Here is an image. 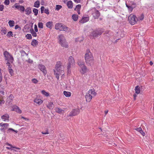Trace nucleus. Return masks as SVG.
<instances>
[{
  "label": "nucleus",
  "mask_w": 154,
  "mask_h": 154,
  "mask_svg": "<svg viewBox=\"0 0 154 154\" xmlns=\"http://www.w3.org/2000/svg\"><path fill=\"white\" fill-rule=\"evenodd\" d=\"M66 5L69 8L71 9L73 7V3L71 1H68Z\"/></svg>",
  "instance_id": "22"
},
{
  "label": "nucleus",
  "mask_w": 154,
  "mask_h": 154,
  "mask_svg": "<svg viewBox=\"0 0 154 154\" xmlns=\"http://www.w3.org/2000/svg\"><path fill=\"white\" fill-rule=\"evenodd\" d=\"M129 22L132 25L135 24V15H130L128 17Z\"/></svg>",
  "instance_id": "8"
},
{
  "label": "nucleus",
  "mask_w": 154,
  "mask_h": 154,
  "mask_svg": "<svg viewBox=\"0 0 154 154\" xmlns=\"http://www.w3.org/2000/svg\"><path fill=\"white\" fill-rule=\"evenodd\" d=\"M30 32L33 36L36 37L37 36L36 32L34 31L33 29H30Z\"/></svg>",
  "instance_id": "36"
},
{
  "label": "nucleus",
  "mask_w": 154,
  "mask_h": 154,
  "mask_svg": "<svg viewBox=\"0 0 154 154\" xmlns=\"http://www.w3.org/2000/svg\"><path fill=\"white\" fill-rule=\"evenodd\" d=\"M44 12L47 14H49V10L48 9H45L44 10Z\"/></svg>",
  "instance_id": "56"
},
{
  "label": "nucleus",
  "mask_w": 154,
  "mask_h": 154,
  "mask_svg": "<svg viewBox=\"0 0 154 154\" xmlns=\"http://www.w3.org/2000/svg\"><path fill=\"white\" fill-rule=\"evenodd\" d=\"M33 12L34 13L35 16H37L38 13V10L37 9L33 8L32 10Z\"/></svg>",
  "instance_id": "38"
},
{
  "label": "nucleus",
  "mask_w": 154,
  "mask_h": 154,
  "mask_svg": "<svg viewBox=\"0 0 154 154\" xmlns=\"http://www.w3.org/2000/svg\"><path fill=\"white\" fill-rule=\"evenodd\" d=\"M53 103L52 102H50L47 105L48 107L50 109H52L54 107Z\"/></svg>",
  "instance_id": "34"
},
{
  "label": "nucleus",
  "mask_w": 154,
  "mask_h": 154,
  "mask_svg": "<svg viewBox=\"0 0 154 154\" xmlns=\"http://www.w3.org/2000/svg\"><path fill=\"white\" fill-rule=\"evenodd\" d=\"M34 102L36 103L38 105H40L42 104L43 101L40 99H39L38 98H35L34 100Z\"/></svg>",
  "instance_id": "19"
},
{
  "label": "nucleus",
  "mask_w": 154,
  "mask_h": 154,
  "mask_svg": "<svg viewBox=\"0 0 154 154\" xmlns=\"http://www.w3.org/2000/svg\"><path fill=\"white\" fill-rule=\"evenodd\" d=\"M38 68L43 73L45 76L47 73L46 68L45 66L42 64H39L38 66Z\"/></svg>",
  "instance_id": "10"
},
{
  "label": "nucleus",
  "mask_w": 154,
  "mask_h": 154,
  "mask_svg": "<svg viewBox=\"0 0 154 154\" xmlns=\"http://www.w3.org/2000/svg\"><path fill=\"white\" fill-rule=\"evenodd\" d=\"M9 126V124L8 123H4V126L3 127L5 128V129H6Z\"/></svg>",
  "instance_id": "51"
},
{
  "label": "nucleus",
  "mask_w": 154,
  "mask_h": 154,
  "mask_svg": "<svg viewBox=\"0 0 154 154\" xmlns=\"http://www.w3.org/2000/svg\"><path fill=\"white\" fill-rule=\"evenodd\" d=\"M8 23L10 27H11L14 26L15 22L13 20H10L8 21Z\"/></svg>",
  "instance_id": "27"
},
{
  "label": "nucleus",
  "mask_w": 154,
  "mask_h": 154,
  "mask_svg": "<svg viewBox=\"0 0 154 154\" xmlns=\"http://www.w3.org/2000/svg\"><path fill=\"white\" fill-rule=\"evenodd\" d=\"M6 148H7V149H11V150H14L15 151H17L16 150H14V149H11V148H12V147H6Z\"/></svg>",
  "instance_id": "61"
},
{
  "label": "nucleus",
  "mask_w": 154,
  "mask_h": 154,
  "mask_svg": "<svg viewBox=\"0 0 154 154\" xmlns=\"http://www.w3.org/2000/svg\"><path fill=\"white\" fill-rule=\"evenodd\" d=\"M53 25V22L52 21H49L47 22L46 24V26L50 29H51Z\"/></svg>",
  "instance_id": "24"
},
{
  "label": "nucleus",
  "mask_w": 154,
  "mask_h": 154,
  "mask_svg": "<svg viewBox=\"0 0 154 154\" xmlns=\"http://www.w3.org/2000/svg\"><path fill=\"white\" fill-rule=\"evenodd\" d=\"M42 133L44 134H49V133L48 131H47L45 132H42Z\"/></svg>",
  "instance_id": "60"
},
{
  "label": "nucleus",
  "mask_w": 154,
  "mask_h": 154,
  "mask_svg": "<svg viewBox=\"0 0 154 154\" xmlns=\"http://www.w3.org/2000/svg\"><path fill=\"white\" fill-rule=\"evenodd\" d=\"M40 5V2L39 1L37 0L34 3V7L36 8H39Z\"/></svg>",
  "instance_id": "32"
},
{
  "label": "nucleus",
  "mask_w": 154,
  "mask_h": 154,
  "mask_svg": "<svg viewBox=\"0 0 154 154\" xmlns=\"http://www.w3.org/2000/svg\"><path fill=\"white\" fill-rule=\"evenodd\" d=\"M82 38H76L75 39V41L78 42H81V41H82Z\"/></svg>",
  "instance_id": "52"
},
{
  "label": "nucleus",
  "mask_w": 154,
  "mask_h": 154,
  "mask_svg": "<svg viewBox=\"0 0 154 154\" xmlns=\"http://www.w3.org/2000/svg\"><path fill=\"white\" fill-rule=\"evenodd\" d=\"M44 2L43 0H42L41 1V4L42 5H44Z\"/></svg>",
  "instance_id": "63"
},
{
  "label": "nucleus",
  "mask_w": 154,
  "mask_h": 154,
  "mask_svg": "<svg viewBox=\"0 0 154 154\" xmlns=\"http://www.w3.org/2000/svg\"><path fill=\"white\" fill-rule=\"evenodd\" d=\"M54 72L57 79L58 80L60 75H63L64 74V65L60 62H57Z\"/></svg>",
  "instance_id": "1"
},
{
  "label": "nucleus",
  "mask_w": 154,
  "mask_h": 154,
  "mask_svg": "<svg viewBox=\"0 0 154 154\" xmlns=\"http://www.w3.org/2000/svg\"><path fill=\"white\" fill-rule=\"evenodd\" d=\"M92 11L94 12V13H92V14L94 18H98L100 16V13L99 11L95 9H92Z\"/></svg>",
  "instance_id": "11"
},
{
  "label": "nucleus",
  "mask_w": 154,
  "mask_h": 154,
  "mask_svg": "<svg viewBox=\"0 0 154 154\" xmlns=\"http://www.w3.org/2000/svg\"><path fill=\"white\" fill-rule=\"evenodd\" d=\"M31 45L33 46H35L38 45V42L36 40L34 39L32 41Z\"/></svg>",
  "instance_id": "35"
},
{
  "label": "nucleus",
  "mask_w": 154,
  "mask_h": 154,
  "mask_svg": "<svg viewBox=\"0 0 154 154\" xmlns=\"http://www.w3.org/2000/svg\"><path fill=\"white\" fill-rule=\"evenodd\" d=\"M6 64L7 66H8V69L9 73L11 76L13 75L14 74V71L12 69H11V66H10V63H9L8 62H7L6 63Z\"/></svg>",
  "instance_id": "15"
},
{
  "label": "nucleus",
  "mask_w": 154,
  "mask_h": 154,
  "mask_svg": "<svg viewBox=\"0 0 154 154\" xmlns=\"http://www.w3.org/2000/svg\"><path fill=\"white\" fill-rule=\"evenodd\" d=\"M58 39L59 43L62 47L67 48L68 47V45L66 40L63 34H60L58 36Z\"/></svg>",
  "instance_id": "4"
},
{
  "label": "nucleus",
  "mask_w": 154,
  "mask_h": 154,
  "mask_svg": "<svg viewBox=\"0 0 154 154\" xmlns=\"http://www.w3.org/2000/svg\"><path fill=\"white\" fill-rule=\"evenodd\" d=\"M13 110L19 113H22V111L20 109L19 107L17 106H14L13 108Z\"/></svg>",
  "instance_id": "20"
},
{
  "label": "nucleus",
  "mask_w": 154,
  "mask_h": 154,
  "mask_svg": "<svg viewBox=\"0 0 154 154\" xmlns=\"http://www.w3.org/2000/svg\"><path fill=\"white\" fill-rule=\"evenodd\" d=\"M9 0H5L4 3L6 5H8L9 4Z\"/></svg>",
  "instance_id": "53"
},
{
  "label": "nucleus",
  "mask_w": 154,
  "mask_h": 154,
  "mask_svg": "<svg viewBox=\"0 0 154 154\" xmlns=\"http://www.w3.org/2000/svg\"><path fill=\"white\" fill-rule=\"evenodd\" d=\"M32 82L33 83L35 84L37 83L38 82L37 80L35 78L33 79H32Z\"/></svg>",
  "instance_id": "49"
},
{
  "label": "nucleus",
  "mask_w": 154,
  "mask_h": 154,
  "mask_svg": "<svg viewBox=\"0 0 154 154\" xmlns=\"http://www.w3.org/2000/svg\"><path fill=\"white\" fill-rule=\"evenodd\" d=\"M18 28H20L18 25H16L15 26V29H17Z\"/></svg>",
  "instance_id": "58"
},
{
  "label": "nucleus",
  "mask_w": 154,
  "mask_h": 154,
  "mask_svg": "<svg viewBox=\"0 0 154 154\" xmlns=\"http://www.w3.org/2000/svg\"><path fill=\"white\" fill-rule=\"evenodd\" d=\"M62 8V6L59 5H57L56 6V10L59 11Z\"/></svg>",
  "instance_id": "45"
},
{
  "label": "nucleus",
  "mask_w": 154,
  "mask_h": 154,
  "mask_svg": "<svg viewBox=\"0 0 154 154\" xmlns=\"http://www.w3.org/2000/svg\"><path fill=\"white\" fill-rule=\"evenodd\" d=\"M144 18V16L142 14L141 15L140 17H139L138 19L137 18V21L138 20H142Z\"/></svg>",
  "instance_id": "50"
},
{
  "label": "nucleus",
  "mask_w": 154,
  "mask_h": 154,
  "mask_svg": "<svg viewBox=\"0 0 154 154\" xmlns=\"http://www.w3.org/2000/svg\"><path fill=\"white\" fill-rule=\"evenodd\" d=\"M5 59L8 61L7 62L12 63L14 61V58L12 56L8 51H6L4 53Z\"/></svg>",
  "instance_id": "5"
},
{
  "label": "nucleus",
  "mask_w": 154,
  "mask_h": 154,
  "mask_svg": "<svg viewBox=\"0 0 154 154\" xmlns=\"http://www.w3.org/2000/svg\"><path fill=\"white\" fill-rule=\"evenodd\" d=\"M81 7V5H78L76 6L75 8V10H80Z\"/></svg>",
  "instance_id": "44"
},
{
  "label": "nucleus",
  "mask_w": 154,
  "mask_h": 154,
  "mask_svg": "<svg viewBox=\"0 0 154 154\" xmlns=\"http://www.w3.org/2000/svg\"><path fill=\"white\" fill-rule=\"evenodd\" d=\"M26 37L27 39H32V36L30 34H28L26 35Z\"/></svg>",
  "instance_id": "43"
},
{
  "label": "nucleus",
  "mask_w": 154,
  "mask_h": 154,
  "mask_svg": "<svg viewBox=\"0 0 154 154\" xmlns=\"http://www.w3.org/2000/svg\"><path fill=\"white\" fill-rule=\"evenodd\" d=\"M1 32L2 33V34H3L4 35L6 34L7 33V31L6 29L5 28H4L2 29L1 30Z\"/></svg>",
  "instance_id": "46"
},
{
  "label": "nucleus",
  "mask_w": 154,
  "mask_h": 154,
  "mask_svg": "<svg viewBox=\"0 0 154 154\" xmlns=\"http://www.w3.org/2000/svg\"><path fill=\"white\" fill-rule=\"evenodd\" d=\"M9 117L8 114H6L1 116L2 119L5 122H8L9 121Z\"/></svg>",
  "instance_id": "14"
},
{
  "label": "nucleus",
  "mask_w": 154,
  "mask_h": 154,
  "mask_svg": "<svg viewBox=\"0 0 154 154\" xmlns=\"http://www.w3.org/2000/svg\"><path fill=\"white\" fill-rule=\"evenodd\" d=\"M75 64V62L74 59L72 56L69 57L68 59V66H72Z\"/></svg>",
  "instance_id": "9"
},
{
  "label": "nucleus",
  "mask_w": 154,
  "mask_h": 154,
  "mask_svg": "<svg viewBox=\"0 0 154 154\" xmlns=\"http://www.w3.org/2000/svg\"><path fill=\"white\" fill-rule=\"evenodd\" d=\"M86 63L88 66L93 65L94 63V57L89 49H87L85 56Z\"/></svg>",
  "instance_id": "2"
},
{
  "label": "nucleus",
  "mask_w": 154,
  "mask_h": 154,
  "mask_svg": "<svg viewBox=\"0 0 154 154\" xmlns=\"http://www.w3.org/2000/svg\"><path fill=\"white\" fill-rule=\"evenodd\" d=\"M77 63L80 67L79 70L80 73L82 74L86 73L88 70L85 65L84 62L81 60H79Z\"/></svg>",
  "instance_id": "3"
},
{
  "label": "nucleus",
  "mask_w": 154,
  "mask_h": 154,
  "mask_svg": "<svg viewBox=\"0 0 154 154\" xmlns=\"http://www.w3.org/2000/svg\"><path fill=\"white\" fill-rule=\"evenodd\" d=\"M8 133H11L13 132H15L17 133L18 131L17 130H15L12 128H9L7 131Z\"/></svg>",
  "instance_id": "29"
},
{
  "label": "nucleus",
  "mask_w": 154,
  "mask_h": 154,
  "mask_svg": "<svg viewBox=\"0 0 154 154\" xmlns=\"http://www.w3.org/2000/svg\"><path fill=\"white\" fill-rule=\"evenodd\" d=\"M13 32L12 31H9L8 32L7 34V36L10 38L11 37L13 36Z\"/></svg>",
  "instance_id": "39"
},
{
  "label": "nucleus",
  "mask_w": 154,
  "mask_h": 154,
  "mask_svg": "<svg viewBox=\"0 0 154 154\" xmlns=\"http://www.w3.org/2000/svg\"><path fill=\"white\" fill-rule=\"evenodd\" d=\"M88 92L92 97H93L96 96L97 94L96 92L95 91V90L94 89L90 90Z\"/></svg>",
  "instance_id": "16"
},
{
  "label": "nucleus",
  "mask_w": 154,
  "mask_h": 154,
  "mask_svg": "<svg viewBox=\"0 0 154 154\" xmlns=\"http://www.w3.org/2000/svg\"><path fill=\"white\" fill-rule=\"evenodd\" d=\"M74 1L77 3H80V0H73Z\"/></svg>",
  "instance_id": "62"
},
{
  "label": "nucleus",
  "mask_w": 154,
  "mask_h": 154,
  "mask_svg": "<svg viewBox=\"0 0 154 154\" xmlns=\"http://www.w3.org/2000/svg\"><path fill=\"white\" fill-rule=\"evenodd\" d=\"M41 93L43 95L47 97H48L49 95V93L44 90L41 91Z\"/></svg>",
  "instance_id": "31"
},
{
  "label": "nucleus",
  "mask_w": 154,
  "mask_h": 154,
  "mask_svg": "<svg viewBox=\"0 0 154 154\" xmlns=\"http://www.w3.org/2000/svg\"><path fill=\"white\" fill-rule=\"evenodd\" d=\"M4 102H5V101L3 100H0V105H1L2 104L4 103Z\"/></svg>",
  "instance_id": "59"
},
{
  "label": "nucleus",
  "mask_w": 154,
  "mask_h": 154,
  "mask_svg": "<svg viewBox=\"0 0 154 154\" xmlns=\"http://www.w3.org/2000/svg\"><path fill=\"white\" fill-rule=\"evenodd\" d=\"M4 8V6L3 5H0V11H3Z\"/></svg>",
  "instance_id": "55"
},
{
  "label": "nucleus",
  "mask_w": 154,
  "mask_h": 154,
  "mask_svg": "<svg viewBox=\"0 0 154 154\" xmlns=\"http://www.w3.org/2000/svg\"><path fill=\"white\" fill-rule=\"evenodd\" d=\"M63 26L61 23H57L55 25V28L57 30L62 31Z\"/></svg>",
  "instance_id": "12"
},
{
  "label": "nucleus",
  "mask_w": 154,
  "mask_h": 154,
  "mask_svg": "<svg viewBox=\"0 0 154 154\" xmlns=\"http://www.w3.org/2000/svg\"><path fill=\"white\" fill-rule=\"evenodd\" d=\"M141 86L140 87L139 86H137L135 87V94H140L141 91Z\"/></svg>",
  "instance_id": "23"
},
{
  "label": "nucleus",
  "mask_w": 154,
  "mask_h": 154,
  "mask_svg": "<svg viewBox=\"0 0 154 154\" xmlns=\"http://www.w3.org/2000/svg\"><path fill=\"white\" fill-rule=\"evenodd\" d=\"M34 29L35 32H37L38 31V28L37 25L36 24L34 25Z\"/></svg>",
  "instance_id": "54"
},
{
  "label": "nucleus",
  "mask_w": 154,
  "mask_h": 154,
  "mask_svg": "<svg viewBox=\"0 0 154 154\" xmlns=\"http://www.w3.org/2000/svg\"><path fill=\"white\" fill-rule=\"evenodd\" d=\"M102 32H99L98 31H94L92 32L91 35L93 36L94 38L97 37L98 35H100L101 34Z\"/></svg>",
  "instance_id": "13"
},
{
  "label": "nucleus",
  "mask_w": 154,
  "mask_h": 154,
  "mask_svg": "<svg viewBox=\"0 0 154 154\" xmlns=\"http://www.w3.org/2000/svg\"><path fill=\"white\" fill-rule=\"evenodd\" d=\"M6 145H8V146H9L10 147H13V148H15V149H20L19 148H17V147H13V146H12L11 144H10L9 143H6Z\"/></svg>",
  "instance_id": "47"
},
{
  "label": "nucleus",
  "mask_w": 154,
  "mask_h": 154,
  "mask_svg": "<svg viewBox=\"0 0 154 154\" xmlns=\"http://www.w3.org/2000/svg\"><path fill=\"white\" fill-rule=\"evenodd\" d=\"M72 19L75 21H77L78 18V15L76 14H74L72 16Z\"/></svg>",
  "instance_id": "33"
},
{
  "label": "nucleus",
  "mask_w": 154,
  "mask_h": 154,
  "mask_svg": "<svg viewBox=\"0 0 154 154\" xmlns=\"http://www.w3.org/2000/svg\"><path fill=\"white\" fill-rule=\"evenodd\" d=\"M85 97L86 99V100L87 102H89L92 98L88 92L86 93Z\"/></svg>",
  "instance_id": "17"
},
{
  "label": "nucleus",
  "mask_w": 154,
  "mask_h": 154,
  "mask_svg": "<svg viewBox=\"0 0 154 154\" xmlns=\"http://www.w3.org/2000/svg\"><path fill=\"white\" fill-rule=\"evenodd\" d=\"M28 62L29 63H32V60H31L29 59L28 60Z\"/></svg>",
  "instance_id": "64"
},
{
  "label": "nucleus",
  "mask_w": 154,
  "mask_h": 154,
  "mask_svg": "<svg viewBox=\"0 0 154 154\" xmlns=\"http://www.w3.org/2000/svg\"><path fill=\"white\" fill-rule=\"evenodd\" d=\"M80 112V110L78 108L73 109L68 115V116H75L78 114Z\"/></svg>",
  "instance_id": "6"
},
{
  "label": "nucleus",
  "mask_w": 154,
  "mask_h": 154,
  "mask_svg": "<svg viewBox=\"0 0 154 154\" xmlns=\"http://www.w3.org/2000/svg\"><path fill=\"white\" fill-rule=\"evenodd\" d=\"M14 97L13 95L11 94L7 99V102L8 103L11 102L13 100Z\"/></svg>",
  "instance_id": "30"
},
{
  "label": "nucleus",
  "mask_w": 154,
  "mask_h": 154,
  "mask_svg": "<svg viewBox=\"0 0 154 154\" xmlns=\"http://www.w3.org/2000/svg\"><path fill=\"white\" fill-rule=\"evenodd\" d=\"M135 130L139 132L142 136H144L145 135V133L143 131L140 127H139L137 128H135Z\"/></svg>",
  "instance_id": "25"
},
{
  "label": "nucleus",
  "mask_w": 154,
  "mask_h": 154,
  "mask_svg": "<svg viewBox=\"0 0 154 154\" xmlns=\"http://www.w3.org/2000/svg\"><path fill=\"white\" fill-rule=\"evenodd\" d=\"M89 20L88 17H83L80 22L81 23H84L88 21Z\"/></svg>",
  "instance_id": "21"
},
{
  "label": "nucleus",
  "mask_w": 154,
  "mask_h": 154,
  "mask_svg": "<svg viewBox=\"0 0 154 154\" xmlns=\"http://www.w3.org/2000/svg\"><path fill=\"white\" fill-rule=\"evenodd\" d=\"M45 8L44 6H42L41 8V13H43L44 10Z\"/></svg>",
  "instance_id": "57"
},
{
  "label": "nucleus",
  "mask_w": 154,
  "mask_h": 154,
  "mask_svg": "<svg viewBox=\"0 0 154 154\" xmlns=\"http://www.w3.org/2000/svg\"><path fill=\"white\" fill-rule=\"evenodd\" d=\"M62 31H65L67 32H69L71 31V29L65 26H63L62 29Z\"/></svg>",
  "instance_id": "26"
},
{
  "label": "nucleus",
  "mask_w": 154,
  "mask_h": 154,
  "mask_svg": "<svg viewBox=\"0 0 154 154\" xmlns=\"http://www.w3.org/2000/svg\"><path fill=\"white\" fill-rule=\"evenodd\" d=\"M0 94L2 95H5V89L4 88H2L0 89Z\"/></svg>",
  "instance_id": "40"
},
{
  "label": "nucleus",
  "mask_w": 154,
  "mask_h": 154,
  "mask_svg": "<svg viewBox=\"0 0 154 154\" xmlns=\"http://www.w3.org/2000/svg\"><path fill=\"white\" fill-rule=\"evenodd\" d=\"M72 66H67V74H70L71 72V70L70 69V68Z\"/></svg>",
  "instance_id": "48"
},
{
  "label": "nucleus",
  "mask_w": 154,
  "mask_h": 154,
  "mask_svg": "<svg viewBox=\"0 0 154 154\" xmlns=\"http://www.w3.org/2000/svg\"><path fill=\"white\" fill-rule=\"evenodd\" d=\"M15 8L17 9L22 12H24L25 10L24 7L22 5H18V3H16L14 5L12 6V8Z\"/></svg>",
  "instance_id": "7"
},
{
  "label": "nucleus",
  "mask_w": 154,
  "mask_h": 154,
  "mask_svg": "<svg viewBox=\"0 0 154 154\" xmlns=\"http://www.w3.org/2000/svg\"><path fill=\"white\" fill-rule=\"evenodd\" d=\"M56 111L59 113H61L63 111V110L59 108H56Z\"/></svg>",
  "instance_id": "42"
},
{
  "label": "nucleus",
  "mask_w": 154,
  "mask_h": 154,
  "mask_svg": "<svg viewBox=\"0 0 154 154\" xmlns=\"http://www.w3.org/2000/svg\"><path fill=\"white\" fill-rule=\"evenodd\" d=\"M24 11L26 15H29L31 13L32 9L30 7H27L25 9Z\"/></svg>",
  "instance_id": "18"
},
{
  "label": "nucleus",
  "mask_w": 154,
  "mask_h": 154,
  "mask_svg": "<svg viewBox=\"0 0 154 154\" xmlns=\"http://www.w3.org/2000/svg\"><path fill=\"white\" fill-rule=\"evenodd\" d=\"M43 24L42 22H39L38 24V27L39 28L42 29L43 28Z\"/></svg>",
  "instance_id": "41"
},
{
  "label": "nucleus",
  "mask_w": 154,
  "mask_h": 154,
  "mask_svg": "<svg viewBox=\"0 0 154 154\" xmlns=\"http://www.w3.org/2000/svg\"><path fill=\"white\" fill-rule=\"evenodd\" d=\"M126 6L128 8L130 12H131L133 9V8L132 6L128 5L126 3Z\"/></svg>",
  "instance_id": "37"
},
{
  "label": "nucleus",
  "mask_w": 154,
  "mask_h": 154,
  "mask_svg": "<svg viewBox=\"0 0 154 154\" xmlns=\"http://www.w3.org/2000/svg\"><path fill=\"white\" fill-rule=\"evenodd\" d=\"M63 93L64 95L66 97H69L71 95V93L70 92L64 91Z\"/></svg>",
  "instance_id": "28"
}]
</instances>
